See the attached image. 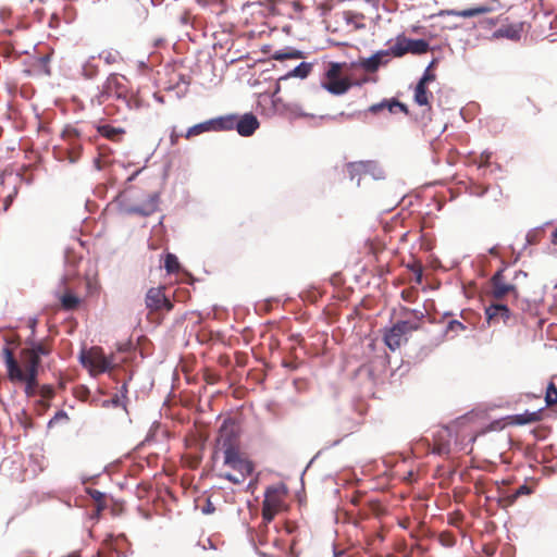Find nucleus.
<instances>
[{"mask_svg": "<svg viewBox=\"0 0 557 557\" xmlns=\"http://www.w3.org/2000/svg\"><path fill=\"white\" fill-rule=\"evenodd\" d=\"M201 510L205 515H210L215 510V508L210 500H207L206 506H203Z\"/></svg>", "mask_w": 557, "mask_h": 557, "instance_id": "43", "label": "nucleus"}, {"mask_svg": "<svg viewBox=\"0 0 557 557\" xmlns=\"http://www.w3.org/2000/svg\"><path fill=\"white\" fill-rule=\"evenodd\" d=\"M462 330H465V325L457 320L449 321L446 326V332H459Z\"/></svg>", "mask_w": 557, "mask_h": 557, "instance_id": "40", "label": "nucleus"}, {"mask_svg": "<svg viewBox=\"0 0 557 557\" xmlns=\"http://www.w3.org/2000/svg\"><path fill=\"white\" fill-rule=\"evenodd\" d=\"M530 493H531L530 487H528L527 485H522L517 490L516 495L530 494Z\"/></svg>", "mask_w": 557, "mask_h": 557, "instance_id": "47", "label": "nucleus"}, {"mask_svg": "<svg viewBox=\"0 0 557 557\" xmlns=\"http://www.w3.org/2000/svg\"><path fill=\"white\" fill-rule=\"evenodd\" d=\"M5 354V364L9 373V377L12 381H18L25 383V393L28 396H34L37 393V388L39 387L37 375L38 374H25L23 368L15 360L13 354L10 349H4Z\"/></svg>", "mask_w": 557, "mask_h": 557, "instance_id": "2", "label": "nucleus"}, {"mask_svg": "<svg viewBox=\"0 0 557 557\" xmlns=\"http://www.w3.org/2000/svg\"><path fill=\"white\" fill-rule=\"evenodd\" d=\"M110 403H111V404H112V406H114V407L120 406V404H121V398H120V396H119V395H115V396L110 400Z\"/></svg>", "mask_w": 557, "mask_h": 557, "instance_id": "51", "label": "nucleus"}, {"mask_svg": "<svg viewBox=\"0 0 557 557\" xmlns=\"http://www.w3.org/2000/svg\"><path fill=\"white\" fill-rule=\"evenodd\" d=\"M272 58L278 61H283L285 59H299L301 58V52L293 48H285L283 50L275 51Z\"/></svg>", "mask_w": 557, "mask_h": 557, "instance_id": "27", "label": "nucleus"}, {"mask_svg": "<svg viewBox=\"0 0 557 557\" xmlns=\"http://www.w3.org/2000/svg\"><path fill=\"white\" fill-rule=\"evenodd\" d=\"M191 17L189 15V13L185 12L182 17H181V22L183 24H188L190 22Z\"/></svg>", "mask_w": 557, "mask_h": 557, "instance_id": "49", "label": "nucleus"}, {"mask_svg": "<svg viewBox=\"0 0 557 557\" xmlns=\"http://www.w3.org/2000/svg\"><path fill=\"white\" fill-rule=\"evenodd\" d=\"M128 109H139L140 108V101L137 97H134L133 95L127 94V99H121Z\"/></svg>", "mask_w": 557, "mask_h": 557, "instance_id": "37", "label": "nucleus"}, {"mask_svg": "<svg viewBox=\"0 0 557 557\" xmlns=\"http://www.w3.org/2000/svg\"><path fill=\"white\" fill-rule=\"evenodd\" d=\"M181 82L184 84V87L185 89L187 88V86L189 85V82L187 79H185L184 76L181 77Z\"/></svg>", "mask_w": 557, "mask_h": 557, "instance_id": "57", "label": "nucleus"}, {"mask_svg": "<svg viewBox=\"0 0 557 557\" xmlns=\"http://www.w3.org/2000/svg\"><path fill=\"white\" fill-rule=\"evenodd\" d=\"M104 59L108 63L113 62L115 60L112 53H108V55Z\"/></svg>", "mask_w": 557, "mask_h": 557, "instance_id": "56", "label": "nucleus"}, {"mask_svg": "<svg viewBox=\"0 0 557 557\" xmlns=\"http://www.w3.org/2000/svg\"><path fill=\"white\" fill-rule=\"evenodd\" d=\"M366 161L350 162L347 164V172L351 181L357 178V185H360V180L364 175Z\"/></svg>", "mask_w": 557, "mask_h": 557, "instance_id": "21", "label": "nucleus"}, {"mask_svg": "<svg viewBox=\"0 0 557 557\" xmlns=\"http://www.w3.org/2000/svg\"><path fill=\"white\" fill-rule=\"evenodd\" d=\"M516 287L504 280V269L498 270L491 278V295L495 300H502L506 295L515 293Z\"/></svg>", "mask_w": 557, "mask_h": 557, "instance_id": "9", "label": "nucleus"}, {"mask_svg": "<svg viewBox=\"0 0 557 557\" xmlns=\"http://www.w3.org/2000/svg\"><path fill=\"white\" fill-rule=\"evenodd\" d=\"M324 87L333 95H343L348 90L349 84L343 79H332Z\"/></svg>", "mask_w": 557, "mask_h": 557, "instance_id": "23", "label": "nucleus"}, {"mask_svg": "<svg viewBox=\"0 0 557 557\" xmlns=\"http://www.w3.org/2000/svg\"><path fill=\"white\" fill-rule=\"evenodd\" d=\"M224 451V463L228 467H233L236 462L243 459L237 446H227Z\"/></svg>", "mask_w": 557, "mask_h": 557, "instance_id": "24", "label": "nucleus"}, {"mask_svg": "<svg viewBox=\"0 0 557 557\" xmlns=\"http://www.w3.org/2000/svg\"><path fill=\"white\" fill-rule=\"evenodd\" d=\"M21 362L25 374H38L40 359L35 354H30L24 348L21 351Z\"/></svg>", "mask_w": 557, "mask_h": 557, "instance_id": "19", "label": "nucleus"}, {"mask_svg": "<svg viewBox=\"0 0 557 557\" xmlns=\"http://www.w3.org/2000/svg\"><path fill=\"white\" fill-rule=\"evenodd\" d=\"M59 419H67V414L64 411H58L52 420H50V424Z\"/></svg>", "mask_w": 557, "mask_h": 557, "instance_id": "46", "label": "nucleus"}, {"mask_svg": "<svg viewBox=\"0 0 557 557\" xmlns=\"http://www.w3.org/2000/svg\"><path fill=\"white\" fill-rule=\"evenodd\" d=\"M157 195L152 196L150 201L146 205V207H133L129 209V212L138 213L145 216L151 214L157 209Z\"/></svg>", "mask_w": 557, "mask_h": 557, "instance_id": "26", "label": "nucleus"}, {"mask_svg": "<svg viewBox=\"0 0 557 557\" xmlns=\"http://www.w3.org/2000/svg\"><path fill=\"white\" fill-rule=\"evenodd\" d=\"M79 158V147L73 146V150L69 152V161L75 163Z\"/></svg>", "mask_w": 557, "mask_h": 557, "instance_id": "41", "label": "nucleus"}, {"mask_svg": "<svg viewBox=\"0 0 557 557\" xmlns=\"http://www.w3.org/2000/svg\"><path fill=\"white\" fill-rule=\"evenodd\" d=\"M61 304H62L63 308H65L67 310H72L78 306L79 299H78V297H76L73 294H65L61 298Z\"/></svg>", "mask_w": 557, "mask_h": 557, "instance_id": "32", "label": "nucleus"}, {"mask_svg": "<svg viewBox=\"0 0 557 557\" xmlns=\"http://www.w3.org/2000/svg\"><path fill=\"white\" fill-rule=\"evenodd\" d=\"M127 79L124 75L116 73L110 74L102 87V90L97 96L98 103H102L104 99L115 97L116 99H127L129 90L127 88Z\"/></svg>", "mask_w": 557, "mask_h": 557, "instance_id": "5", "label": "nucleus"}, {"mask_svg": "<svg viewBox=\"0 0 557 557\" xmlns=\"http://www.w3.org/2000/svg\"><path fill=\"white\" fill-rule=\"evenodd\" d=\"M175 139H176V136H175V135H171V141H172V144H175Z\"/></svg>", "mask_w": 557, "mask_h": 557, "instance_id": "62", "label": "nucleus"}, {"mask_svg": "<svg viewBox=\"0 0 557 557\" xmlns=\"http://www.w3.org/2000/svg\"><path fill=\"white\" fill-rule=\"evenodd\" d=\"M246 8H258V12L263 13L262 8L267 10L264 24L269 32L290 33L292 21L299 20L305 9L300 1L287 0H265L263 2H249Z\"/></svg>", "mask_w": 557, "mask_h": 557, "instance_id": "1", "label": "nucleus"}, {"mask_svg": "<svg viewBox=\"0 0 557 557\" xmlns=\"http://www.w3.org/2000/svg\"><path fill=\"white\" fill-rule=\"evenodd\" d=\"M282 81H280V78L277 79L276 84H275V87H274V90L271 95H273L274 97H277V94L281 91V83Z\"/></svg>", "mask_w": 557, "mask_h": 557, "instance_id": "50", "label": "nucleus"}, {"mask_svg": "<svg viewBox=\"0 0 557 557\" xmlns=\"http://www.w3.org/2000/svg\"><path fill=\"white\" fill-rule=\"evenodd\" d=\"M81 363L87 368L91 375L111 372L115 367L112 359L104 356L98 347H92L89 351H82L79 355Z\"/></svg>", "mask_w": 557, "mask_h": 557, "instance_id": "3", "label": "nucleus"}, {"mask_svg": "<svg viewBox=\"0 0 557 557\" xmlns=\"http://www.w3.org/2000/svg\"><path fill=\"white\" fill-rule=\"evenodd\" d=\"M286 493L287 488L284 484L271 485L265 490L262 506V517L265 522L272 521L280 511Z\"/></svg>", "mask_w": 557, "mask_h": 557, "instance_id": "4", "label": "nucleus"}, {"mask_svg": "<svg viewBox=\"0 0 557 557\" xmlns=\"http://www.w3.org/2000/svg\"><path fill=\"white\" fill-rule=\"evenodd\" d=\"M466 40L462 37L456 38V42H449L448 46L451 51L458 50L460 52L466 50Z\"/></svg>", "mask_w": 557, "mask_h": 557, "instance_id": "39", "label": "nucleus"}, {"mask_svg": "<svg viewBox=\"0 0 557 557\" xmlns=\"http://www.w3.org/2000/svg\"><path fill=\"white\" fill-rule=\"evenodd\" d=\"M494 35L498 36V35H502V33L500 32H496Z\"/></svg>", "mask_w": 557, "mask_h": 557, "instance_id": "63", "label": "nucleus"}, {"mask_svg": "<svg viewBox=\"0 0 557 557\" xmlns=\"http://www.w3.org/2000/svg\"><path fill=\"white\" fill-rule=\"evenodd\" d=\"M91 496H92L95 499H100V498H101V496H102V493H101V492H99V491H94V492L91 493Z\"/></svg>", "mask_w": 557, "mask_h": 557, "instance_id": "55", "label": "nucleus"}, {"mask_svg": "<svg viewBox=\"0 0 557 557\" xmlns=\"http://www.w3.org/2000/svg\"><path fill=\"white\" fill-rule=\"evenodd\" d=\"M35 326H36V320L33 319V320H29V327L32 330V335L29 338H34V335H35Z\"/></svg>", "mask_w": 557, "mask_h": 557, "instance_id": "52", "label": "nucleus"}, {"mask_svg": "<svg viewBox=\"0 0 557 557\" xmlns=\"http://www.w3.org/2000/svg\"><path fill=\"white\" fill-rule=\"evenodd\" d=\"M281 103L280 97H274L273 95H270L269 92H261L258 95L257 99V109L259 112L268 117H271L278 112Z\"/></svg>", "mask_w": 557, "mask_h": 557, "instance_id": "11", "label": "nucleus"}, {"mask_svg": "<svg viewBox=\"0 0 557 557\" xmlns=\"http://www.w3.org/2000/svg\"><path fill=\"white\" fill-rule=\"evenodd\" d=\"M41 395L44 398H50L53 395V391L50 386H42Z\"/></svg>", "mask_w": 557, "mask_h": 557, "instance_id": "44", "label": "nucleus"}, {"mask_svg": "<svg viewBox=\"0 0 557 557\" xmlns=\"http://www.w3.org/2000/svg\"><path fill=\"white\" fill-rule=\"evenodd\" d=\"M485 315L488 323L502 320L503 322H507L510 318L509 308L500 302L491 304L485 308Z\"/></svg>", "mask_w": 557, "mask_h": 557, "instance_id": "16", "label": "nucleus"}, {"mask_svg": "<svg viewBox=\"0 0 557 557\" xmlns=\"http://www.w3.org/2000/svg\"><path fill=\"white\" fill-rule=\"evenodd\" d=\"M232 469H234L235 471H237L238 473H242L244 475H250L252 470H253V467L251 465L250 461H248L247 459L243 458L240 459L238 462H236Z\"/></svg>", "mask_w": 557, "mask_h": 557, "instance_id": "31", "label": "nucleus"}, {"mask_svg": "<svg viewBox=\"0 0 557 557\" xmlns=\"http://www.w3.org/2000/svg\"><path fill=\"white\" fill-rule=\"evenodd\" d=\"M146 306L152 310L165 308L171 310L172 304L165 298L162 290L159 288H151L146 295Z\"/></svg>", "mask_w": 557, "mask_h": 557, "instance_id": "14", "label": "nucleus"}, {"mask_svg": "<svg viewBox=\"0 0 557 557\" xmlns=\"http://www.w3.org/2000/svg\"><path fill=\"white\" fill-rule=\"evenodd\" d=\"M414 101L419 106H426L429 103V92L426 86L417 84L414 88Z\"/></svg>", "mask_w": 557, "mask_h": 557, "instance_id": "29", "label": "nucleus"}, {"mask_svg": "<svg viewBox=\"0 0 557 557\" xmlns=\"http://www.w3.org/2000/svg\"><path fill=\"white\" fill-rule=\"evenodd\" d=\"M222 478L226 479L227 481L234 483V484H238V480L234 479L233 478V474L232 473H223L221 474Z\"/></svg>", "mask_w": 557, "mask_h": 557, "instance_id": "48", "label": "nucleus"}, {"mask_svg": "<svg viewBox=\"0 0 557 557\" xmlns=\"http://www.w3.org/2000/svg\"><path fill=\"white\" fill-rule=\"evenodd\" d=\"M418 329V323L410 321H400L391 327L384 336L385 344L392 350H396L407 341L409 333Z\"/></svg>", "mask_w": 557, "mask_h": 557, "instance_id": "7", "label": "nucleus"}, {"mask_svg": "<svg viewBox=\"0 0 557 557\" xmlns=\"http://www.w3.org/2000/svg\"><path fill=\"white\" fill-rule=\"evenodd\" d=\"M238 435V428L233 421H224L219 430L218 445L222 449H226L227 446H236V440Z\"/></svg>", "mask_w": 557, "mask_h": 557, "instance_id": "13", "label": "nucleus"}, {"mask_svg": "<svg viewBox=\"0 0 557 557\" xmlns=\"http://www.w3.org/2000/svg\"><path fill=\"white\" fill-rule=\"evenodd\" d=\"M429 49V44L423 39L417 40H405L404 42H398L394 47H392V52L395 57H401L407 52H412L417 54H421L426 52Z\"/></svg>", "mask_w": 557, "mask_h": 557, "instance_id": "12", "label": "nucleus"}, {"mask_svg": "<svg viewBox=\"0 0 557 557\" xmlns=\"http://www.w3.org/2000/svg\"><path fill=\"white\" fill-rule=\"evenodd\" d=\"M267 33H268V30H265V29H261V30H259V32H258V35H259V36H262V35H265Z\"/></svg>", "mask_w": 557, "mask_h": 557, "instance_id": "60", "label": "nucleus"}, {"mask_svg": "<svg viewBox=\"0 0 557 557\" xmlns=\"http://www.w3.org/2000/svg\"><path fill=\"white\" fill-rule=\"evenodd\" d=\"M421 277H422V271H421V269H419V270L417 271V281H418V282H420V281H421Z\"/></svg>", "mask_w": 557, "mask_h": 557, "instance_id": "59", "label": "nucleus"}, {"mask_svg": "<svg viewBox=\"0 0 557 557\" xmlns=\"http://www.w3.org/2000/svg\"><path fill=\"white\" fill-rule=\"evenodd\" d=\"M383 110H387L391 113H396L397 111L407 113V107L404 103L397 101L396 99L383 100L379 103L372 104L369 108V111L374 114Z\"/></svg>", "mask_w": 557, "mask_h": 557, "instance_id": "18", "label": "nucleus"}, {"mask_svg": "<svg viewBox=\"0 0 557 557\" xmlns=\"http://www.w3.org/2000/svg\"><path fill=\"white\" fill-rule=\"evenodd\" d=\"M277 114L287 119L308 116V114L302 111L301 107L297 102H287L282 98Z\"/></svg>", "mask_w": 557, "mask_h": 557, "instance_id": "17", "label": "nucleus"}, {"mask_svg": "<svg viewBox=\"0 0 557 557\" xmlns=\"http://www.w3.org/2000/svg\"><path fill=\"white\" fill-rule=\"evenodd\" d=\"M100 132L103 136L113 139L116 135H120L122 133V129L104 125L100 128Z\"/></svg>", "mask_w": 557, "mask_h": 557, "instance_id": "36", "label": "nucleus"}, {"mask_svg": "<svg viewBox=\"0 0 557 557\" xmlns=\"http://www.w3.org/2000/svg\"><path fill=\"white\" fill-rule=\"evenodd\" d=\"M330 42H331L332 45H343V42L335 41V40H330Z\"/></svg>", "mask_w": 557, "mask_h": 557, "instance_id": "61", "label": "nucleus"}, {"mask_svg": "<svg viewBox=\"0 0 557 557\" xmlns=\"http://www.w3.org/2000/svg\"><path fill=\"white\" fill-rule=\"evenodd\" d=\"M233 478L238 480V484L243 483L245 481V479L247 478V475H244L242 473H238V474H233Z\"/></svg>", "mask_w": 557, "mask_h": 557, "instance_id": "53", "label": "nucleus"}, {"mask_svg": "<svg viewBox=\"0 0 557 557\" xmlns=\"http://www.w3.org/2000/svg\"><path fill=\"white\" fill-rule=\"evenodd\" d=\"M330 17L333 18L336 24L343 23L346 25V28H341L337 26L334 27L332 29L333 33H337V32L351 33V32H356L360 28H363L366 26L364 15H362L360 13H355L351 11L335 12Z\"/></svg>", "mask_w": 557, "mask_h": 557, "instance_id": "8", "label": "nucleus"}, {"mask_svg": "<svg viewBox=\"0 0 557 557\" xmlns=\"http://www.w3.org/2000/svg\"><path fill=\"white\" fill-rule=\"evenodd\" d=\"M434 79H435V74L432 73L431 65H429L425 69L422 77L420 78V81L418 83L426 86L429 83L433 82Z\"/></svg>", "mask_w": 557, "mask_h": 557, "instance_id": "38", "label": "nucleus"}, {"mask_svg": "<svg viewBox=\"0 0 557 557\" xmlns=\"http://www.w3.org/2000/svg\"><path fill=\"white\" fill-rule=\"evenodd\" d=\"M492 11L491 7L488 5H479L471 9H466L457 13V15L462 17H472L475 15L486 14Z\"/></svg>", "mask_w": 557, "mask_h": 557, "instance_id": "30", "label": "nucleus"}, {"mask_svg": "<svg viewBox=\"0 0 557 557\" xmlns=\"http://www.w3.org/2000/svg\"><path fill=\"white\" fill-rule=\"evenodd\" d=\"M50 61V54L49 53H46L41 57L38 58L37 60V66L46 74V75H49L50 74V69H49V63Z\"/></svg>", "mask_w": 557, "mask_h": 557, "instance_id": "35", "label": "nucleus"}, {"mask_svg": "<svg viewBox=\"0 0 557 557\" xmlns=\"http://www.w3.org/2000/svg\"><path fill=\"white\" fill-rule=\"evenodd\" d=\"M227 116L234 119V128H236L240 136H251L259 127V121L252 113H245L239 119L234 114H228Z\"/></svg>", "mask_w": 557, "mask_h": 557, "instance_id": "10", "label": "nucleus"}, {"mask_svg": "<svg viewBox=\"0 0 557 557\" xmlns=\"http://www.w3.org/2000/svg\"><path fill=\"white\" fill-rule=\"evenodd\" d=\"M140 171H136L135 173H133L129 177H128V181H133L135 180V177L139 174Z\"/></svg>", "mask_w": 557, "mask_h": 557, "instance_id": "58", "label": "nucleus"}, {"mask_svg": "<svg viewBox=\"0 0 557 557\" xmlns=\"http://www.w3.org/2000/svg\"><path fill=\"white\" fill-rule=\"evenodd\" d=\"M491 152H482V154L480 156V164L479 166L482 168V166H486L488 164V161H490V158H491Z\"/></svg>", "mask_w": 557, "mask_h": 557, "instance_id": "42", "label": "nucleus"}, {"mask_svg": "<svg viewBox=\"0 0 557 557\" xmlns=\"http://www.w3.org/2000/svg\"><path fill=\"white\" fill-rule=\"evenodd\" d=\"M234 128V119L231 116H219L210 119L189 127L185 134L186 138L200 135L206 132L230 131Z\"/></svg>", "mask_w": 557, "mask_h": 557, "instance_id": "6", "label": "nucleus"}, {"mask_svg": "<svg viewBox=\"0 0 557 557\" xmlns=\"http://www.w3.org/2000/svg\"><path fill=\"white\" fill-rule=\"evenodd\" d=\"M63 136H64V138L72 139V138L77 137L78 133L76 129H65L63 133Z\"/></svg>", "mask_w": 557, "mask_h": 557, "instance_id": "45", "label": "nucleus"}, {"mask_svg": "<svg viewBox=\"0 0 557 557\" xmlns=\"http://www.w3.org/2000/svg\"><path fill=\"white\" fill-rule=\"evenodd\" d=\"M164 267L168 272H174L178 270L180 263L175 255L168 253L164 261Z\"/></svg>", "mask_w": 557, "mask_h": 557, "instance_id": "34", "label": "nucleus"}, {"mask_svg": "<svg viewBox=\"0 0 557 557\" xmlns=\"http://www.w3.org/2000/svg\"><path fill=\"white\" fill-rule=\"evenodd\" d=\"M312 65L307 62H301L296 67L280 77V81H285L290 77L306 78L310 73Z\"/></svg>", "mask_w": 557, "mask_h": 557, "instance_id": "20", "label": "nucleus"}, {"mask_svg": "<svg viewBox=\"0 0 557 557\" xmlns=\"http://www.w3.org/2000/svg\"><path fill=\"white\" fill-rule=\"evenodd\" d=\"M545 401L547 406L557 405V388L554 383H549L546 388Z\"/></svg>", "mask_w": 557, "mask_h": 557, "instance_id": "33", "label": "nucleus"}, {"mask_svg": "<svg viewBox=\"0 0 557 557\" xmlns=\"http://www.w3.org/2000/svg\"><path fill=\"white\" fill-rule=\"evenodd\" d=\"M26 343L28 347L25 349L30 354H35L38 359H40V356H46L49 354V350L41 343H36L34 338H28Z\"/></svg>", "mask_w": 557, "mask_h": 557, "instance_id": "28", "label": "nucleus"}, {"mask_svg": "<svg viewBox=\"0 0 557 557\" xmlns=\"http://www.w3.org/2000/svg\"><path fill=\"white\" fill-rule=\"evenodd\" d=\"M388 55L387 50H381L369 58H360L358 64L368 72H374L380 65L387 62Z\"/></svg>", "mask_w": 557, "mask_h": 557, "instance_id": "15", "label": "nucleus"}, {"mask_svg": "<svg viewBox=\"0 0 557 557\" xmlns=\"http://www.w3.org/2000/svg\"><path fill=\"white\" fill-rule=\"evenodd\" d=\"M364 175H369L375 181L385 178V172L376 161H366Z\"/></svg>", "mask_w": 557, "mask_h": 557, "instance_id": "22", "label": "nucleus"}, {"mask_svg": "<svg viewBox=\"0 0 557 557\" xmlns=\"http://www.w3.org/2000/svg\"><path fill=\"white\" fill-rule=\"evenodd\" d=\"M121 396L122 397H125L126 393H127V387H126V383H124L122 386H121Z\"/></svg>", "mask_w": 557, "mask_h": 557, "instance_id": "54", "label": "nucleus"}, {"mask_svg": "<svg viewBox=\"0 0 557 557\" xmlns=\"http://www.w3.org/2000/svg\"><path fill=\"white\" fill-rule=\"evenodd\" d=\"M539 420H540V413L536 411H533V412L525 411L524 413L516 414L512 417V422L518 425L533 423Z\"/></svg>", "mask_w": 557, "mask_h": 557, "instance_id": "25", "label": "nucleus"}]
</instances>
